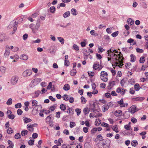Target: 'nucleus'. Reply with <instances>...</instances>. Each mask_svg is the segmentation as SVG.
Returning <instances> with one entry per match:
<instances>
[{
	"label": "nucleus",
	"instance_id": "052dcab7",
	"mask_svg": "<svg viewBox=\"0 0 148 148\" xmlns=\"http://www.w3.org/2000/svg\"><path fill=\"white\" fill-rule=\"evenodd\" d=\"M21 106V104L20 103H18L16 104L15 107L16 108H20Z\"/></svg>",
	"mask_w": 148,
	"mask_h": 148
},
{
	"label": "nucleus",
	"instance_id": "7c9ffc66",
	"mask_svg": "<svg viewBox=\"0 0 148 148\" xmlns=\"http://www.w3.org/2000/svg\"><path fill=\"white\" fill-rule=\"evenodd\" d=\"M103 112H105L108 110L109 108L107 104L104 105L103 106Z\"/></svg>",
	"mask_w": 148,
	"mask_h": 148
},
{
	"label": "nucleus",
	"instance_id": "3c124183",
	"mask_svg": "<svg viewBox=\"0 0 148 148\" xmlns=\"http://www.w3.org/2000/svg\"><path fill=\"white\" fill-rule=\"evenodd\" d=\"M12 99L11 98H10L8 99L6 102V104L8 105H10L12 103Z\"/></svg>",
	"mask_w": 148,
	"mask_h": 148
},
{
	"label": "nucleus",
	"instance_id": "f8f14e48",
	"mask_svg": "<svg viewBox=\"0 0 148 148\" xmlns=\"http://www.w3.org/2000/svg\"><path fill=\"white\" fill-rule=\"evenodd\" d=\"M52 115L51 114L47 117L46 118V121L47 123H50L53 120L52 119Z\"/></svg>",
	"mask_w": 148,
	"mask_h": 148
},
{
	"label": "nucleus",
	"instance_id": "6e6552de",
	"mask_svg": "<svg viewBox=\"0 0 148 148\" xmlns=\"http://www.w3.org/2000/svg\"><path fill=\"white\" fill-rule=\"evenodd\" d=\"M32 73V71L31 70L27 69L23 73V75L24 76L27 77L31 75Z\"/></svg>",
	"mask_w": 148,
	"mask_h": 148
},
{
	"label": "nucleus",
	"instance_id": "e2e57ef3",
	"mask_svg": "<svg viewBox=\"0 0 148 148\" xmlns=\"http://www.w3.org/2000/svg\"><path fill=\"white\" fill-rule=\"evenodd\" d=\"M52 83L51 82L49 83V85L47 87V89H50L52 87Z\"/></svg>",
	"mask_w": 148,
	"mask_h": 148
},
{
	"label": "nucleus",
	"instance_id": "864d4df0",
	"mask_svg": "<svg viewBox=\"0 0 148 148\" xmlns=\"http://www.w3.org/2000/svg\"><path fill=\"white\" fill-rule=\"evenodd\" d=\"M62 148H71V147L69 145H66V144H63L62 146Z\"/></svg>",
	"mask_w": 148,
	"mask_h": 148
},
{
	"label": "nucleus",
	"instance_id": "c03bdc74",
	"mask_svg": "<svg viewBox=\"0 0 148 148\" xmlns=\"http://www.w3.org/2000/svg\"><path fill=\"white\" fill-rule=\"evenodd\" d=\"M136 51L137 53H143L144 52V51L143 49H140L139 48H136Z\"/></svg>",
	"mask_w": 148,
	"mask_h": 148
},
{
	"label": "nucleus",
	"instance_id": "58836bf2",
	"mask_svg": "<svg viewBox=\"0 0 148 148\" xmlns=\"http://www.w3.org/2000/svg\"><path fill=\"white\" fill-rule=\"evenodd\" d=\"M81 109L79 108H76L75 110V111L77 113V116L79 115L81 112Z\"/></svg>",
	"mask_w": 148,
	"mask_h": 148
},
{
	"label": "nucleus",
	"instance_id": "de8ad7c7",
	"mask_svg": "<svg viewBox=\"0 0 148 148\" xmlns=\"http://www.w3.org/2000/svg\"><path fill=\"white\" fill-rule=\"evenodd\" d=\"M63 99L66 101H67L69 99L68 96L66 94L62 96Z\"/></svg>",
	"mask_w": 148,
	"mask_h": 148
},
{
	"label": "nucleus",
	"instance_id": "4be33fe9",
	"mask_svg": "<svg viewBox=\"0 0 148 148\" xmlns=\"http://www.w3.org/2000/svg\"><path fill=\"white\" fill-rule=\"evenodd\" d=\"M112 128L113 131L115 132L116 133H117L119 132V131L118 129V127L116 125H115L113 126Z\"/></svg>",
	"mask_w": 148,
	"mask_h": 148
},
{
	"label": "nucleus",
	"instance_id": "69168bd1",
	"mask_svg": "<svg viewBox=\"0 0 148 148\" xmlns=\"http://www.w3.org/2000/svg\"><path fill=\"white\" fill-rule=\"evenodd\" d=\"M17 113L18 115H21L23 113V111L21 109H18L17 111Z\"/></svg>",
	"mask_w": 148,
	"mask_h": 148
},
{
	"label": "nucleus",
	"instance_id": "5fc2aeb1",
	"mask_svg": "<svg viewBox=\"0 0 148 148\" xmlns=\"http://www.w3.org/2000/svg\"><path fill=\"white\" fill-rule=\"evenodd\" d=\"M21 137V135L19 133H17L14 136V138L15 139H18Z\"/></svg>",
	"mask_w": 148,
	"mask_h": 148
},
{
	"label": "nucleus",
	"instance_id": "c756f323",
	"mask_svg": "<svg viewBox=\"0 0 148 148\" xmlns=\"http://www.w3.org/2000/svg\"><path fill=\"white\" fill-rule=\"evenodd\" d=\"M95 123V125L98 126L101 123V121L99 119H96Z\"/></svg>",
	"mask_w": 148,
	"mask_h": 148
},
{
	"label": "nucleus",
	"instance_id": "473e14b6",
	"mask_svg": "<svg viewBox=\"0 0 148 148\" xmlns=\"http://www.w3.org/2000/svg\"><path fill=\"white\" fill-rule=\"evenodd\" d=\"M70 14V12L69 11H67L63 14V16L64 18H66L69 16Z\"/></svg>",
	"mask_w": 148,
	"mask_h": 148
},
{
	"label": "nucleus",
	"instance_id": "b1692460",
	"mask_svg": "<svg viewBox=\"0 0 148 148\" xmlns=\"http://www.w3.org/2000/svg\"><path fill=\"white\" fill-rule=\"evenodd\" d=\"M130 122H129L128 125H126L124 126V127L126 130H132V129L130 125Z\"/></svg>",
	"mask_w": 148,
	"mask_h": 148
},
{
	"label": "nucleus",
	"instance_id": "a211bd4d",
	"mask_svg": "<svg viewBox=\"0 0 148 148\" xmlns=\"http://www.w3.org/2000/svg\"><path fill=\"white\" fill-rule=\"evenodd\" d=\"M130 61L132 62H135L136 60L135 56L133 54H131L130 55Z\"/></svg>",
	"mask_w": 148,
	"mask_h": 148
},
{
	"label": "nucleus",
	"instance_id": "680f3d73",
	"mask_svg": "<svg viewBox=\"0 0 148 148\" xmlns=\"http://www.w3.org/2000/svg\"><path fill=\"white\" fill-rule=\"evenodd\" d=\"M104 38L105 40L107 41H109L110 40V38L108 35L104 36Z\"/></svg>",
	"mask_w": 148,
	"mask_h": 148
},
{
	"label": "nucleus",
	"instance_id": "6ab92c4d",
	"mask_svg": "<svg viewBox=\"0 0 148 148\" xmlns=\"http://www.w3.org/2000/svg\"><path fill=\"white\" fill-rule=\"evenodd\" d=\"M8 146L7 148H13L14 147V144L11 141L8 140Z\"/></svg>",
	"mask_w": 148,
	"mask_h": 148
},
{
	"label": "nucleus",
	"instance_id": "79ce46f5",
	"mask_svg": "<svg viewBox=\"0 0 148 148\" xmlns=\"http://www.w3.org/2000/svg\"><path fill=\"white\" fill-rule=\"evenodd\" d=\"M129 83L132 85L134 84L135 83V80L133 79H131L129 80Z\"/></svg>",
	"mask_w": 148,
	"mask_h": 148
},
{
	"label": "nucleus",
	"instance_id": "2eb2a0df",
	"mask_svg": "<svg viewBox=\"0 0 148 148\" xmlns=\"http://www.w3.org/2000/svg\"><path fill=\"white\" fill-rule=\"evenodd\" d=\"M5 34L0 33V42L5 41L6 39L5 38Z\"/></svg>",
	"mask_w": 148,
	"mask_h": 148
},
{
	"label": "nucleus",
	"instance_id": "603ef678",
	"mask_svg": "<svg viewBox=\"0 0 148 148\" xmlns=\"http://www.w3.org/2000/svg\"><path fill=\"white\" fill-rule=\"evenodd\" d=\"M131 144L133 146H135L138 144V143L136 140H133L131 142Z\"/></svg>",
	"mask_w": 148,
	"mask_h": 148
},
{
	"label": "nucleus",
	"instance_id": "9b49d317",
	"mask_svg": "<svg viewBox=\"0 0 148 148\" xmlns=\"http://www.w3.org/2000/svg\"><path fill=\"white\" fill-rule=\"evenodd\" d=\"M122 114V112L121 110H116L114 112V115L117 117L121 116Z\"/></svg>",
	"mask_w": 148,
	"mask_h": 148
},
{
	"label": "nucleus",
	"instance_id": "c9c22d12",
	"mask_svg": "<svg viewBox=\"0 0 148 148\" xmlns=\"http://www.w3.org/2000/svg\"><path fill=\"white\" fill-rule=\"evenodd\" d=\"M99 64H94L93 66V68L94 69L97 70L99 67Z\"/></svg>",
	"mask_w": 148,
	"mask_h": 148
},
{
	"label": "nucleus",
	"instance_id": "6e6d98bb",
	"mask_svg": "<svg viewBox=\"0 0 148 148\" xmlns=\"http://www.w3.org/2000/svg\"><path fill=\"white\" fill-rule=\"evenodd\" d=\"M118 34H119V32L116 31V32H114L113 33H112L111 34V35L113 37H115L118 35Z\"/></svg>",
	"mask_w": 148,
	"mask_h": 148
},
{
	"label": "nucleus",
	"instance_id": "a18cd8bd",
	"mask_svg": "<svg viewBox=\"0 0 148 148\" xmlns=\"http://www.w3.org/2000/svg\"><path fill=\"white\" fill-rule=\"evenodd\" d=\"M28 131L27 130L23 131L21 132V134L23 136H25L27 134Z\"/></svg>",
	"mask_w": 148,
	"mask_h": 148
},
{
	"label": "nucleus",
	"instance_id": "e433bc0d",
	"mask_svg": "<svg viewBox=\"0 0 148 148\" xmlns=\"http://www.w3.org/2000/svg\"><path fill=\"white\" fill-rule=\"evenodd\" d=\"M76 73V71L75 70L73 69L70 72V75L71 76H74Z\"/></svg>",
	"mask_w": 148,
	"mask_h": 148
},
{
	"label": "nucleus",
	"instance_id": "a19ab883",
	"mask_svg": "<svg viewBox=\"0 0 148 148\" xmlns=\"http://www.w3.org/2000/svg\"><path fill=\"white\" fill-rule=\"evenodd\" d=\"M60 108L62 110L64 111L66 109V106L63 104H62L60 106Z\"/></svg>",
	"mask_w": 148,
	"mask_h": 148
},
{
	"label": "nucleus",
	"instance_id": "dca6fc26",
	"mask_svg": "<svg viewBox=\"0 0 148 148\" xmlns=\"http://www.w3.org/2000/svg\"><path fill=\"white\" fill-rule=\"evenodd\" d=\"M23 120L25 123H29L32 121L31 119L26 117H24L23 118Z\"/></svg>",
	"mask_w": 148,
	"mask_h": 148
},
{
	"label": "nucleus",
	"instance_id": "bf43d9fd",
	"mask_svg": "<svg viewBox=\"0 0 148 148\" xmlns=\"http://www.w3.org/2000/svg\"><path fill=\"white\" fill-rule=\"evenodd\" d=\"M88 74L89 76L92 77L94 76L95 73L93 72H88Z\"/></svg>",
	"mask_w": 148,
	"mask_h": 148
},
{
	"label": "nucleus",
	"instance_id": "f03ea898",
	"mask_svg": "<svg viewBox=\"0 0 148 148\" xmlns=\"http://www.w3.org/2000/svg\"><path fill=\"white\" fill-rule=\"evenodd\" d=\"M101 79L104 82H106L108 80V74L107 72L102 71L101 72L100 75Z\"/></svg>",
	"mask_w": 148,
	"mask_h": 148
},
{
	"label": "nucleus",
	"instance_id": "9d476101",
	"mask_svg": "<svg viewBox=\"0 0 148 148\" xmlns=\"http://www.w3.org/2000/svg\"><path fill=\"white\" fill-rule=\"evenodd\" d=\"M35 124H34L32 125L30 124V125L28 124L27 125V128L29 131L30 132L33 131L34 129L33 127Z\"/></svg>",
	"mask_w": 148,
	"mask_h": 148
},
{
	"label": "nucleus",
	"instance_id": "bb28decb",
	"mask_svg": "<svg viewBox=\"0 0 148 148\" xmlns=\"http://www.w3.org/2000/svg\"><path fill=\"white\" fill-rule=\"evenodd\" d=\"M32 106H33L36 107L37 106L38 104V101L36 100H32Z\"/></svg>",
	"mask_w": 148,
	"mask_h": 148
},
{
	"label": "nucleus",
	"instance_id": "09e8293b",
	"mask_svg": "<svg viewBox=\"0 0 148 148\" xmlns=\"http://www.w3.org/2000/svg\"><path fill=\"white\" fill-rule=\"evenodd\" d=\"M76 125L75 123L74 122H70V127L71 128H73Z\"/></svg>",
	"mask_w": 148,
	"mask_h": 148
},
{
	"label": "nucleus",
	"instance_id": "338daca9",
	"mask_svg": "<svg viewBox=\"0 0 148 148\" xmlns=\"http://www.w3.org/2000/svg\"><path fill=\"white\" fill-rule=\"evenodd\" d=\"M8 117L10 119H13L14 118L15 116L14 115L10 114V115H8Z\"/></svg>",
	"mask_w": 148,
	"mask_h": 148
},
{
	"label": "nucleus",
	"instance_id": "aec40b11",
	"mask_svg": "<svg viewBox=\"0 0 148 148\" xmlns=\"http://www.w3.org/2000/svg\"><path fill=\"white\" fill-rule=\"evenodd\" d=\"M40 92V91L38 90L35 92L33 94H34V95L32 97V98H36L38 97L39 95Z\"/></svg>",
	"mask_w": 148,
	"mask_h": 148
},
{
	"label": "nucleus",
	"instance_id": "8fccbe9b",
	"mask_svg": "<svg viewBox=\"0 0 148 148\" xmlns=\"http://www.w3.org/2000/svg\"><path fill=\"white\" fill-rule=\"evenodd\" d=\"M73 49L75 50L76 51H77L79 50V47L76 45H75V44L73 45Z\"/></svg>",
	"mask_w": 148,
	"mask_h": 148
},
{
	"label": "nucleus",
	"instance_id": "72a5a7b5",
	"mask_svg": "<svg viewBox=\"0 0 148 148\" xmlns=\"http://www.w3.org/2000/svg\"><path fill=\"white\" fill-rule=\"evenodd\" d=\"M81 103L82 104H85L87 101V100L85 98L83 97L82 96L81 98Z\"/></svg>",
	"mask_w": 148,
	"mask_h": 148
},
{
	"label": "nucleus",
	"instance_id": "13d9d810",
	"mask_svg": "<svg viewBox=\"0 0 148 148\" xmlns=\"http://www.w3.org/2000/svg\"><path fill=\"white\" fill-rule=\"evenodd\" d=\"M70 62L68 60H65L64 65L66 66H68L69 65Z\"/></svg>",
	"mask_w": 148,
	"mask_h": 148
},
{
	"label": "nucleus",
	"instance_id": "0eeeda50",
	"mask_svg": "<svg viewBox=\"0 0 148 148\" xmlns=\"http://www.w3.org/2000/svg\"><path fill=\"white\" fill-rule=\"evenodd\" d=\"M95 115L97 116V117L101 116L102 114L99 112L100 110L98 109H96L95 108L92 109Z\"/></svg>",
	"mask_w": 148,
	"mask_h": 148
},
{
	"label": "nucleus",
	"instance_id": "4c0bfd02",
	"mask_svg": "<svg viewBox=\"0 0 148 148\" xmlns=\"http://www.w3.org/2000/svg\"><path fill=\"white\" fill-rule=\"evenodd\" d=\"M58 39L61 43L62 44H64V40L61 37H58Z\"/></svg>",
	"mask_w": 148,
	"mask_h": 148
},
{
	"label": "nucleus",
	"instance_id": "1a4fd4ad",
	"mask_svg": "<svg viewBox=\"0 0 148 148\" xmlns=\"http://www.w3.org/2000/svg\"><path fill=\"white\" fill-rule=\"evenodd\" d=\"M126 90L120 87L116 89V92L118 93H120L122 95L125 94Z\"/></svg>",
	"mask_w": 148,
	"mask_h": 148
},
{
	"label": "nucleus",
	"instance_id": "cd10ccee",
	"mask_svg": "<svg viewBox=\"0 0 148 148\" xmlns=\"http://www.w3.org/2000/svg\"><path fill=\"white\" fill-rule=\"evenodd\" d=\"M49 50L50 53L55 52L56 50V48L54 46H52L50 47Z\"/></svg>",
	"mask_w": 148,
	"mask_h": 148
},
{
	"label": "nucleus",
	"instance_id": "c85d7f7f",
	"mask_svg": "<svg viewBox=\"0 0 148 148\" xmlns=\"http://www.w3.org/2000/svg\"><path fill=\"white\" fill-rule=\"evenodd\" d=\"M71 14L74 15L76 16L77 14V11L74 8H72L71 10Z\"/></svg>",
	"mask_w": 148,
	"mask_h": 148
},
{
	"label": "nucleus",
	"instance_id": "4d7b16f0",
	"mask_svg": "<svg viewBox=\"0 0 148 148\" xmlns=\"http://www.w3.org/2000/svg\"><path fill=\"white\" fill-rule=\"evenodd\" d=\"M7 133L9 134H11L13 132V130L10 127H9L8 128L7 130Z\"/></svg>",
	"mask_w": 148,
	"mask_h": 148
},
{
	"label": "nucleus",
	"instance_id": "0e129e2a",
	"mask_svg": "<svg viewBox=\"0 0 148 148\" xmlns=\"http://www.w3.org/2000/svg\"><path fill=\"white\" fill-rule=\"evenodd\" d=\"M90 117L91 118L92 117H95L97 118V116L95 115V114H94V112H92V113H90Z\"/></svg>",
	"mask_w": 148,
	"mask_h": 148
},
{
	"label": "nucleus",
	"instance_id": "a878e982",
	"mask_svg": "<svg viewBox=\"0 0 148 148\" xmlns=\"http://www.w3.org/2000/svg\"><path fill=\"white\" fill-rule=\"evenodd\" d=\"M20 59L24 60H26L28 59V57L27 55L23 54L21 56Z\"/></svg>",
	"mask_w": 148,
	"mask_h": 148
},
{
	"label": "nucleus",
	"instance_id": "37998d69",
	"mask_svg": "<svg viewBox=\"0 0 148 148\" xmlns=\"http://www.w3.org/2000/svg\"><path fill=\"white\" fill-rule=\"evenodd\" d=\"M63 143V141L62 140V139L61 138H60L58 140V143L57 144V145L58 146H61V144Z\"/></svg>",
	"mask_w": 148,
	"mask_h": 148
},
{
	"label": "nucleus",
	"instance_id": "20e7f679",
	"mask_svg": "<svg viewBox=\"0 0 148 148\" xmlns=\"http://www.w3.org/2000/svg\"><path fill=\"white\" fill-rule=\"evenodd\" d=\"M128 110L129 112L132 114H134L138 110L137 109L135 105H133L129 108Z\"/></svg>",
	"mask_w": 148,
	"mask_h": 148
},
{
	"label": "nucleus",
	"instance_id": "412c9836",
	"mask_svg": "<svg viewBox=\"0 0 148 148\" xmlns=\"http://www.w3.org/2000/svg\"><path fill=\"white\" fill-rule=\"evenodd\" d=\"M63 89L65 91H68L70 89V86L69 84H65L63 87Z\"/></svg>",
	"mask_w": 148,
	"mask_h": 148
},
{
	"label": "nucleus",
	"instance_id": "f3484780",
	"mask_svg": "<svg viewBox=\"0 0 148 148\" xmlns=\"http://www.w3.org/2000/svg\"><path fill=\"white\" fill-rule=\"evenodd\" d=\"M6 68L5 67L1 66L0 67V74L2 75L5 72Z\"/></svg>",
	"mask_w": 148,
	"mask_h": 148
},
{
	"label": "nucleus",
	"instance_id": "39448f33",
	"mask_svg": "<svg viewBox=\"0 0 148 148\" xmlns=\"http://www.w3.org/2000/svg\"><path fill=\"white\" fill-rule=\"evenodd\" d=\"M18 77L16 76H13L11 79V83L12 85L15 84L18 80Z\"/></svg>",
	"mask_w": 148,
	"mask_h": 148
},
{
	"label": "nucleus",
	"instance_id": "393cba45",
	"mask_svg": "<svg viewBox=\"0 0 148 148\" xmlns=\"http://www.w3.org/2000/svg\"><path fill=\"white\" fill-rule=\"evenodd\" d=\"M140 88V87L138 83L135 84L134 86V89L136 91H138Z\"/></svg>",
	"mask_w": 148,
	"mask_h": 148
},
{
	"label": "nucleus",
	"instance_id": "4468645a",
	"mask_svg": "<svg viewBox=\"0 0 148 148\" xmlns=\"http://www.w3.org/2000/svg\"><path fill=\"white\" fill-rule=\"evenodd\" d=\"M15 23L14 22H12L10 23V25H9L8 27L9 28L12 27V26H13V30L15 32L17 29V27L15 26Z\"/></svg>",
	"mask_w": 148,
	"mask_h": 148
},
{
	"label": "nucleus",
	"instance_id": "ea45409f",
	"mask_svg": "<svg viewBox=\"0 0 148 148\" xmlns=\"http://www.w3.org/2000/svg\"><path fill=\"white\" fill-rule=\"evenodd\" d=\"M89 112V110L88 108H86L83 110V112L85 114H88Z\"/></svg>",
	"mask_w": 148,
	"mask_h": 148
},
{
	"label": "nucleus",
	"instance_id": "7ed1b4c3",
	"mask_svg": "<svg viewBox=\"0 0 148 148\" xmlns=\"http://www.w3.org/2000/svg\"><path fill=\"white\" fill-rule=\"evenodd\" d=\"M13 48V47L12 46L6 47L5 51L4 53V56L5 58H8L9 57L10 53V49H12Z\"/></svg>",
	"mask_w": 148,
	"mask_h": 148
},
{
	"label": "nucleus",
	"instance_id": "5701e85b",
	"mask_svg": "<svg viewBox=\"0 0 148 148\" xmlns=\"http://www.w3.org/2000/svg\"><path fill=\"white\" fill-rule=\"evenodd\" d=\"M127 79L126 78H124L121 81V84L122 86H123L125 84L127 83Z\"/></svg>",
	"mask_w": 148,
	"mask_h": 148
},
{
	"label": "nucleus",
	"instance_id": "49530a36",
	"mask_svg": "<svg viewBox=\"0 0 148 148\" xmlns=\"http://www.w3.org/2000/svg\"><path fill=\"white\" fill-rule=\"evenodd\" d=\"M55 8L53 6L51 7L50 8V11L51 13H54L55 11Z\"/></svg>",
	"mask_w": 148,
	"mask_h": 148
},
{
	"label": "nucleus",
	"instance_id": "f704fd0d",
	"mask_svg": "<svg viewBox=\"0 0 148 148\" xmlns=\"http://www.w3.org/2000/svg\"><path fill=\"white\" fill-rule=\"evenodd\" d=\"M145 58L144 56H142L140 57V60L139 62L140 63H143L145 61Z\"/></svg>",
	"mask_w": 148,
	"mask_h": 148
},
{
	"label": "nucleus",
	"instance_id": "423d86ee",
	"mask_svg": "<svg viewBox=\"0 0 148 148\" xmlns=\"http://www.w3.org/2000/svg\"><path fill=\"white\" fill-rule=\"evenodd\" d=\"M120 107H125L128 106L127 103H124L123 102V99H121L117 101Z\"/></svg>",
	"mask_w": 148,
	"mask_h": 148
},
{
	"label": "nucleus",
	"instance_id": "2f4dec72",
	"mask_svg": "<svg viewBox=\"0 0 148 148\" xmlns=\"http://www.w3.org/2000/svg\"><path fill=\"white\" fill-rule=\"evenodd\" d=\"M127 22L128 24L130 25H132L134 24V21L131 18L128 19L127 20Z\"/></svg>",
	"mask_w": 148,
	"mask_h": 148
},
{
	"label": "nucleus",
	"instance_id": "ddd939ff",
	"mask_svg": "<svg viewBox=\"0 0 148 148\" xmlns=\"http://www.w3.org/2000/svg\"><path fill=\"white\" fill-rule=\"evenodd\" d=\"M115 85V82L114 81H110L109 82L108 87V88L111 89Z\"/></svg>",
	"mask_w": 148,
	"mask_h": 148
},
{
	"label": "nucleus",
	"instance_id": "774afa93",
	"mask_svg": "<svg viewBox=\"0 0 148 148\" xmlns=\"http://www.w3.org/2000/svg\"><path fill=\"white\" fill-rule=\"evenodd\" d=\"M83 130L84 132L86 133L88 131V128L87 127H84L83 128Z\"/></svg>",
	"mask_w": 148,
	"mask_h": 148
},
{
	"label": "nucleus",
	"instance_id": "f257e3e1",
	"mask_svg": "<svg viewBox=\"0 0 148 148\" xmlns=\"http://www.w3.org/2000/svg\"><path fill=\"white\" fill-rule=\"evenodd\" d=\"M107 53L108 60L111 61L113 66L121 67L123 66L124 58L120 52L111 48L107 51Z\"/></svg>",
	"mask_w": 148,
	"mask_h": 148
}]
</instances>
